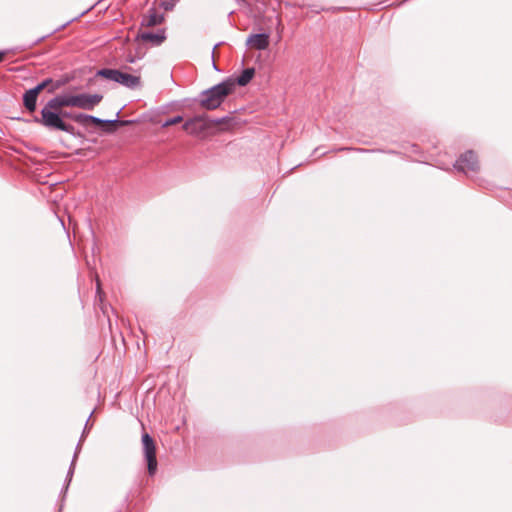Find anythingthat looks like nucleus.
Segmentation results:
<instances>
[{
	"label": "nucleus",
	"instance_id": "f257e3e1",
	"mask_svg": "<svg viewBox=\"0 0 512 512\" xmlns=\"http://www.w3.org/2000/svg\"><path fill=\"white\" fill-rule=\"evenodd\" d=\"M235 125L236 123L229 117L210 119L206 115H200L188 119L183 124V130L189 135L205 138L217 132L232 130Z\"/></svg>",
	"mask_w": 512,
	"mask_h": 512
},
{
	"label": "nucleus",
	"instance_id": "f03ea898",
	"mask_svg": "<svg viewBox=\"0 0 512 512\" xmlns=\"http://www.w3.org/2000/svg\"><path fill=\"white\" fill-rule=\"evenodd\" d=\"M60 102H62L60 96L50 99L41 110V118L36 119V122L50 129L71 132L73 127L66 124L60 116L61 109L65 107V105H60Z\"/></svg>",
	"mask_w": 512,
	"mask_h": 512
},
{
	"label": "nucleus",
	"instance_id": "7ed1b4c3",
	"mask_svg": "<svg viewBox=\"0 0 512 512\" xmlns=\"http://www.w3.org/2000/svg\"><path fill=\"white\" fill-rule=\"evenodd\" d=\"M233 92L232 81L224 80L202 92L200 105L207 110L217 109L225 101L227 96Z\"/></svg>",
	"mask_w": 512,
	"mask_h": 512
},
{
	"label": "nucleus",
	"instance_id": "20e7f679",
	"mask_svg": "<svg viewBox=\"0 0 512 512\" xmlns=\"http://www.w3.org/2000/svg\"><path fill=\"white\" fill-rule=\"evenodd\" d=\"M62 102L60 105L65 107H77L84 110H92L102 101V95L99 94H76V95H64L60 96Z\"/></svg>",
	"mask_w": 512,
	"mask_h": 512
},
{
	"label": "nucleus",
	"instance_id": "39448f33",
	"mask_svg": "<svg viewBox=\"0 0 512 512\" xmlns=\"http://www.w3.org/2000/svg\"><path fill=\"white\" fill-rule=\"evenodd\" d=\"M97 75L108 80L123 84L127 87H135L140 82V78L138 76L124 73L116 69H101L97 72Z\"/></svg>",
	"mask_w": 512,
	"mask_h": 512
},
{
	"label": "nucleus",
	"instance_id": "423d86ee",
	"mask_svg": "<svg viewBox=\"0 0 512 512\" xmlns=\"http://www.w3.org/2000/svg\"><path fill=\"white\" fill-rule=\"evenodd\" d=\"M142 445L148 473L150 476H153L157 471L156 445L148 433L142 435Z\"/></svg>",
	"mask_w": 512,
	"mask_h": 512
},
{
	"label": "nucleus",
	"instance_id": "0eeeda50",
	"mask_svg": "<svg viewBox=\"0 0 512 512\" xmlns=\"http://www.w3.org/2000/svg\"><path fill=\"white\" fill-rule=\"evenodd\" d=\"M51 83H52V79H46V80L42 81L41 83H39L33 89H30L24 93L23 104L29 112H34L36 110V102H37V97H38L39 93L43 89L48 87V85H50Z\"/></svg>",
	"mask_w": 512,
	"mask_h": 512
},
{
	"label": "nucleus",
	"instance_id": "6e6552de",
	"mask_svg": "<svg viewBox=\"0 0 512 512\" xmlns=\"http://www.w3.org/2000/svg\"><path fill=\"white\" fill-rule=\"evenodd\" d=\"M136 41L149 44L150 46H159L166 40L165 29H158L156 32L140 31L136 36Z\"/></svg>",
	"mask_w": 512,
	"mask_h": 512
},
{
	"label": "nucleus",
	"instance_id": "1a4fd4ad",
	"mask_svg": "<svg viewBox=\"0 0 512 512\" xmlns=\"http://www.w3.org/2000/svg\"><path fill=\"white\" fill-rule=\"evenodd\" d=\"M456 167L465 173L476 172L479 169L476 154L472 151L465 152L456 162Z\"/></svg>",
	"mask_w": 512,
	"mask_h": 512
},
{
	"label": "nucleus",
	"instance_id": "9d476101",
	"mask_svg": "<svg viewBox=\"0 0 512 512\" xmlns=\"http://www.w3.org/2000/svg\"><path fill=\"white\" fill-rule=\"evenodd\" d=\"M165 16L159 13L156 8H150L142 17L141 28H151L164 22Z\"/></svg>",
	"mask_w": 512,
	"mask_h": 512
},
{
	"label": "nucleus",
	"instance_id": "9b49d317",
	"mask_svg": "<svg viewBox=\"0 0 512 512\" xmlns=\"http://www.w3.org/2000/svg\"><path fill=\"white\" fill-rule=\"evenodd\" d=\"M255 69L253 67L246 68L242 71V73L239 76H231L226 79V81H232L233 83V91L236 88V85L239 86H245L247 85L252 78L254 77Z\"/></svg>",
	"mask_w": 512,
	"mask_h": 512
},
{
	"label": "nucleus",
	"instance_id": "f8f14e48",
	"mask_svg": "<svg viewBox=\"0 0 512 512\" xmlns=\"http://www.w3.org/2000/svg\"><path fill=\"white\" fill-rule=\"evenodd\" d=\"M71 118L81 124V125H90V124H94V125H102V124H105V123H109V124H115L117 123V120H112V121H104V120H101L97 117H94V116H90V115H86V114H77V115H74V116H71Z\"/></svg>",
	"mask_w": 512,
	"mask_h": 512
},
{
	"label": "nucleus",
	"instance_id": "ddd939ff",
	"mask_svg": "<svg viewBox=\"0 0 512 512\" xmlns=\"http://www.w3.org/2000/svg\"><path fill=\"white\" fill-rule=\"evenodd\" d=\"M269 45V32L258 33V50H264Z\"/></svg>",
	"mask_w": 512,
	"mask_h": 512
},
{
	"label": "nucleus",
	"instance_id": "4468645a",
	"mask_svg": "<svg viewBox=\"0 0 512 512\" xmlns=\"http://www.w3.org/2000/svg\"><path fill=\"white\" fill-rule=\"evenodd\" d=\"M178 0H160V7L165 11H172Z\"/></svg>",
	"mask_w": 512,
	"mask_h": 512
},
{
	"label": "nucleus",
	"instance_id": "2eb2a0df",
	"mask_svg": "<svg viewBox=\"0 0 512 512\" xmlns=\"http://www.w3.org/2000/svg\"><path fill=\"white\" fill-rule=\"evenodd\" d=\"M182 120H183L182 116H175L173 118H169L162 124V127H169L172 125H176V124L182 122Z\"/></svg>",
	"mask_w": 512,
	"mask_h": 512
},
{
	"label": "nucleus",
	"instance_id": "dca6fc26",
	"mask_svg": "<svg viewBox=\"0 0 512 512\" xmlns=\"http://www.w3.org/2000/svg\"><path fill=\"white\" fill-rule=\"evenodd\" d=\"M275 25H276V28L279 30V33H281L283 26L281 23V19L278 15L275 16ZM280 39H281V34L278 35V41H280Z\"/></svg>",
	"mask_w": 512,
	"mask_h": 512
},
{
	"label": "nucleus",
	"instance_id": "f3484780",
	"mask_svg": "<svg viewBox=\"0 0 512 512\" xmlns=\"http://www.w3.org/2000/svg\"><path fill=\"white\" fill-rule=\"evenodd\" d=\"M247 43L248 45L250 46V48H254L256 47V34L252 33L248 39H247Z\"/></svg>",
	"mask_w": 512,
	"mask_h": 512
},
{
	"label": "nucleus",
	"instance_id": "a211bd4d",
	"mask_svg": "<svg viewBox=\"0 0 512 512\" xmlns=\"http://www.w3.org/2000/svg\"><path fill=\"white\" fill-rule=\"evenodd\" d=\"M97 293L99 294V296L101 297V285H100V281L97 279Z\"/></svg>",
	"mask_w": 512,
	"mask_h": 512
},
{
	"label": "nucleus",
	"instance_id": "6ab92c4d",
	"mask_svg": "<svg viewBox=\"0 0 512 512\" xmlns=\"http://www.w3.org/2000/svg\"><path fill=\"white\" fill-rule=\"evenodd\" d=\"M4 56H5V53L0 51V62L3 61Z\"/></svg>",
	"mask_w": 512,
	"mask_h": 512
},
{
	"label": "nucleus",
	"instance_id": "aec40b11",
	"mask_svg": "<svg viewBox=\"0 0 512 512\" xmlns=\"http://www.w3.org/2000/svg\"><path fill=\"white\" fill-rule=\"evenodd\" d=\"M63 116H64V117H70V115H69V114H67V113H64V114H63Z\"/></svg>",
	"mask_w": 512,
	"mask_h": 512
}]
</instances>
